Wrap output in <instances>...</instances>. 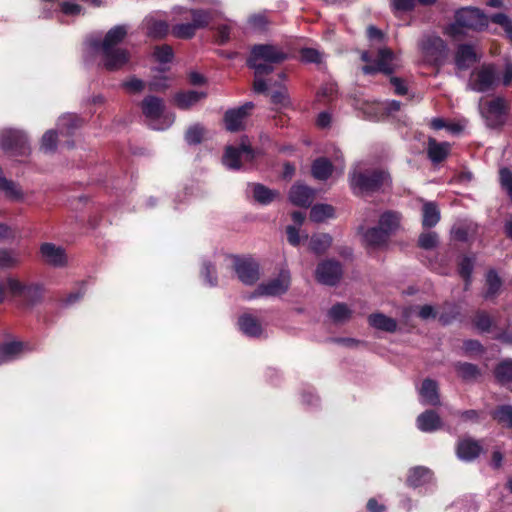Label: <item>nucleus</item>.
<instances>
[{
  "instance_id": "72a5a7b5",
  "label": "nucleus",
  "mask_w": 512,
  "mask_h": 512,
  "mask_svg": "<svg viewBox=\"0 0 512 512\" xmlns=\"http://www.w3.org/2000/svg\"><path fill=\"white\" fill-rule=\"evenodd\" d=\"M250 186L254 200L261 205L271 204L280 195L277 190L270 189L261 183H253Z\"/></svg>"
},
{
  "instance_id": "6ab92c4d",
  "label": "nucleus",
  "mask_w": 512,
  "mask_h": 512,
  "mask_svg": "<svg viewBox=\"0 0 512 512\" xmlns=\"http://www.w3.org/2000/svg\"><path fill=\"white\" fill-rule=\"evenodd\" d=\"M26 348L27 344L19 340L4 341L0 343V364L8 363L20 358Z\"/></svg>"
},
{
  "instance_id": "4d7b16f0",
  "label": "nucleus",
  "mask_w": 512,
  "mask_h": 512,
  "mask_svg": "<svg viewBox=\"0 0 512 512\" xmlns=\"http://www.w3.org/2000/svg\"><path fill=\"white\" fill-rule=\"evenodd\" d=\"M390 7L395 15L412 12L416 7V0H390Z\"/></svg>"
},
{
  "instance_id": "f704fd0d",
  "label": "nucleus",
  "mask_w": 512,
  "mask_h": 512,
  "mask_svg": "<svg viewBox=\"0 0 512 512\" xmlns=\"http://www.w3.org/2000/svg\"><path fill=\"white\" fill-rule=\"evenodd\" d=\"M333 169V164L328 158L319 157L313 161L311 173L315 179L325 181L330 178L333 173Z\"/></svg>"
},
{
  "instance_id": "0eeeda50",
  "label": "nucleus",
  "mask_w": 512,
  "mask_h": 512,
  "mask_svg": "<svg viewBox=\"0 0 512 512\" xmlns=\"http://www.w3.org/2000/svg\"><path fill=\"white\" fill-rule=\"evenodd\" d=\"M242 159L246 162H252L255 159V151L244 140H242L239 146L230 145L225 148L223 164L229 169H240Z\"/></svg>"
},
{
  "instance_id": "864d4df0",
  "label": "nucleus",
  "mask_w": 512,
  "mask_h": 512,
  "mask_svg": "<svg viewBox=\"0 0 512 512\" xmlns=\"http://www.w3.org/2000/svg\"><path fill=\"white\" fill-rule=\"evenodd\" d=\"M86 293L85 282H82L79 289L75 292H71L68 295L58 299V302L62 307H69L78 301H80Z\"/></svg>"
},
{
  "instance_id": "2f4dec72",
  "label": "nucleus",
  "mask_w": 512,
  "mask_h": 512,
  "mask_svg": "<svg viewBox=\"0 0 512 512\" xmlns=\"http://www.w3.org/2000/svg\"><path fill=\"white\" fill-rule=\"evenodd\" d=\"M417 427L423 432H433L441 428L442 421L434 410H426L417 417Z\"/></svg>"
},
{
  "instance_id": "dca6fc26",
  "label": "nucleus",
  "mask_w": 512,
  "mask_h": 512,
  "mask_svg": "<svg viewBox=\"0 0 512 512\" xmlns=\"http://www.w3.org/2000/svg\"><path fill=\"white\" fill-rule=\"evenodd\" d=\"M482 451L483 447L480 441L470 437L460 439L456 447L458 458L467 462L475 460Z\"/></svg>"
},
{
  "instance_id": "de8ad7c7",
  "label": "nucleus",
  "mask_w": 512,
  "mask_h": 512,
  "mask_svg": "<svg viewBox=\"0 0 512 512\" xmlns=\"http://www.w3.org/2000/svg\"><path fill=\"white\" fill-rule=\"evenodd\" d=\"M192 17V26L195 30L204 29L209 26L212 17L210 12L203 9H192L191 10Z\"/></svg>"
},
{
  "instance_id": "aec40b11",
  "label": "nucleus",
  "mask_w": 512,
  "mask_h": 512,
  "mask_svg": "<svg viewBox=\"0 0 512 512\" xmlns=\"http://www.w3.org/2000/svg\"><path fill=\"white\" fill-rule=\"evenodd\" d=\"M314 199V191L303 184H294L289 191V200L295 206L307 208Z\"/></svg>"
},
{
  "instance_id": "473e14b6",
  "label": "nucleus",
  "mask_w": 512,
  "mask_h": 512,
  "mask_svg": "<svg viewBox=\"0 0 512 512\" xmlns=\"http://www.w3.org/2000/svg\"><path fill=\"white\" fill-rule=\"evenodd\" d=\"M206 96L205 92L194 90L181 91L175 94L174 102L179 109L187 110L201 99L206 98Z\"/></svg>"
},
{
  "instance_id": "f8f14e48",
  "label": "nucleus",
  "mask_w": 512,
  "mask_h": 512,
  "mask_svg": "<svg viewBox=\"0 0 512 512\" xmlns=\"http://www.w3.org/2000/svg\"><path fill=\"white\" fill-rule=\"evenodd\" d=\"M422 51L434 65H442L447 56V44L439 36H429L423 41Z\"/></svg>"
},
{
  "instance_id": "3c124183",
  "label": "nucleus",
  "mask_w": 512,
  "mask_h": 512,
  "mask_svg": "<svg viewBox=\"0 0 512 512\" xmlns=\"http://www.w3.org/2000/svg\"><path fill=\"white\" fill-rule=\"evenodd\" d=\"M171 32L175 38L184 40L192 39L196 34V30L191 23L176 24L172 27Z\"/></svg>"
},
{
  "instance_id": "4468645a",
  "label": "nucleus",
  "mask_w": 512,
  "mask_h": 512,
  "mask_svg": "<svg viewBox=\"0 0 512 512\" xmlns=\"http://www.w3.org/2000/svg\"><path fill=\"white\" fill-rule=\"evenodd\" d=\"M393 52L389 48H383L378 51V56L374 64H366L362 67V72L366 75H374L381 72L385 75L394 73V68L391 65L393 60Z\"/></svg>"
},
{
  "instance_id": "a18cd8bd",
  "label": "nucleus",
  "mask_w": 512,
  "mask_h": 512,
  "mask_svg": "<svg viewBox=\"0 0 512 512\" xmlns=\"http://www.w3.org/2000/svg\"><path fill=\"white\" fill-rule=\"evenodd\" d=\"M474 270V259L469 256H463L457 265L459 276L464 280L466 285H470L472 281V273Z\"/></svg>"
},
{
  "instance_id": "603ef678",
  "label": "nucleus",
  "mask_w": 512,
  "mask_h": 512,
  "mask_svg": "<svg viewBox=\"0 0 512 512\" xmlns=\"http://www.w3.org/2000/svg\"><path fill=\"white\" fill-rule=\"evenodd\" d=\"M247 66L250 69L254 70L255 77H264L271 74L274 70L273 63L261 62V61H250V58H247L246 61Z\"/></svg>"
},
{
  "instance_id": "680f3d73",
  "label": "nucleus",
  "mask_w": 512,
  "mask_h": 512,
  "mask_svg": "<svg viewBox=\"0 0 512 512\" xmlns=\"http://www.w3.org/2000/svg\"><path fill=\"white\" fill-rule=\"evenodd\" d=\"M122 87L130 93H140L145 88V82L136 76H131L122 83Z\"/></svg>"
},
{
  "instance_id": "58836bf2",
  "label": "nucleus",
  "mask_w": 512,
  "mask_h": 512,
  "mask_svg": "<svg viewBox=\"0 0 512 512\" xmlns=\"http://www.w3.org/2000/svg\"><path fill=\"white\" fill-rule=\"evenodd\" d=\"M494 376L497 382L502 386H507L512 383V359H505L500 361L495 369Z\"/></svg>"
},
{
  "instance_id": "39448f33",
  "label": "nucleus",
  "mask_w": 512,
  "mask_h": 512,
  "mask_svg": "<svg viewBox=\"0 0 512 512\" xmlns=\"http://www.w3.org/2000/svg\"><path fill=\"white\" fill-rule=\"evenodd\" d=\"M497 80L493 64H483L479 69L474 70L468 81V88L478 93H485L493 89Z\"/></svg>"
},
{
  "instance_id": "79ce46f5",
  "label": "nucleus",
  "mask_w": 512,
  "mask_h": 512,
  "mask_svg": "<svg viewBox=\"0 0 512 512\" xmlns=\"http://www.w3.org/2000/svg\"><path fill=\"white\" fill-rule=\"evenodd\" d=\"M335 216V209L329 204H316L310 210V220L321 223L327 218Z\"/></svg>"
},
{
  "instance_id": "bb28decb",
  "label": "nucleus",
  "mask_w": 512,
  "mask_h": 512,
  "mask_svg": "<svg viewBox=\"0 0 512 512\" xmlns=\"http://www.w3.org/2000/svg\"><path fill=\"white\" fill-rule=\"evenodd\" d=\"M473 327L480 333H491L496 327L495 319L486 311L479 309L471 318Z\"/></svg>"
},
{
  "instance_id": "a19ab883",
  "label": "nucleus",
  "mask_w": 512,
  "mask_h": 512,
  "mask_svg": "<svg viewBox=\"0 0 512 512\" xmlns=\"http://www.w3.org/2000/svg\"><path fill=\"white\" fill-rule=\"evenodd\" d=\"M455 371L464 381H472L481 376V370L476 364L469 362H456L454 364Z\"/></svg>"
},
{
  "instance_id": "69168bd1",
  "label": "nucleus",
  "mask_w": 512,
  "mask_h": 512,
  "mask_svg": "<svg viewBox=\"0 0 512 512\" xmlns=\"http://www.w3.org/2000/svg\"><path fill=\"white\" fill-rule=\"evenodd\" d=\"M248 23L253 28L259 30V31H265L268 28V25L270 24V21L263 13L253 14L248 18Z\"/></svg>"
},
{
  "instance_id": "338daca9",
  "label": "nucleus",
  "mask_w": 512,
  "mask_h": 512,
  "mask_svg": "<svg viewBox=\"0 0 512 512\" xmlns=\"http://www.w3.org/2000/svg\"><path fill=\"white\" fill-rule=\"evenodd\" d=\"M464 352L466 354H483L485 352V347L483 344L476 339H468L463 342L462 346Z\"/></svg>"
},
{
  "instance_id": "ddd939ff",
  "label": "nucleus",
  "mask_w": 512,
  "mask_h": 512,
  "mask_svg": "<svg viewBox=\"0 0 512 512\" xmlns=\"http://www.w3.org/2000/svg\"><path fill=\"white\" fill-rule=\"evenodd\" d=\"M101 54L103 66L110 72L121 70L131 58L130 52L120 47L101 49Z\"/></svg>"
},
{
  "instance_id": "ea45409f",
  "label": "nucleus",
  "mask_w": 512,
  "mask_h": 512,
  "mask_svg": "<svg viewBox=\"0 0 512 512\" xmlns=\"http://www.w3.org/2000/svg\"><path fill=\"white\" fill-rule=\"evenodd\" d=\"M490 415L502 427L512 429L511 405H498L490 412Z\"/></svg>"
},
{
  "instance_id": "9d476101",
  "label": "nucleus",
  "mask_w": 512,
  "mask_h": 512,
  "mask_svg": "<svg viewBox=\"0 0 512 512\" xmlns=\"http://www.w3.org/2000/svg\"><path fill=\"white\" fill-rule=\"evenodd\" d=\"M509 105L503 97H496L488 101L482 111L490 128H500L505 124V117L509 111Z\"/></svg>"
},
{
  "instance_id": "e433bc0d",
  "label": "nucleus",
  "mask_w": 512,
  "mask_h": 512,
  "mask_svg": "<svg viewBox=\"0 0 512 512\" xmlns=\"http://www.w3.org/2000/svg\"><path fill=\"white\" fill-rule=\"evenodd\" d=\"M332 237L327 233L313 234L309 241V249L317 256L327 252L332 245Z\"/></svg>"
},
{
  "instance_id": "5701e85b",
  "label": "nucleus",
  "mask_w": 512,
  "mask_h": 512,
  "mask_svg": "<svg viewBox=\"0 0 512 512\" xmlns=\"http://www.w3.org/2000/svg\"><path fill=\"white\" fill-rule=\"evenodd\" d=\"M451 152L449 142H438L434 138H429L427 145V156L433 164H439L446 160Z\"/></svg>"
},
{
  "instance_id": "0e129e2a",
  "label": "nucleus",
  "mask_w": 512,
  "mask_h": 512,
  "mask_svg": "<svg viewBox=\"0 0 512 512\" xmlns=\"http://www.w3.org/2000/svg\"><path fill=\"white\" fill-rule=\"evenodd\" d=\"M201 275L205 278L207 283L210 286H216L217 285V275H216V269L215 266L209 262L205 261L202 265L201 269Z\"/></svg>"
},
{
  "instance_id": "052dcab7",
  "label": "nucleus",
  "mask_w": 512,
  "mask_h": 512,
  "mask_svg": "<svg viewBox=\"0 0 512 512\" xmlns=\"http://www.w3.org/2000/svg\"><path fill=\"white\" fill-rule=\"evenodd\" d=\"M57 131L48 130L44 133L41 139V149L45 152H54L57 147Z\"/></svg>"
},
{
  "instance_id": "5fc2aeb1",
  "label": "nucleus",
  "mask_w": 512,
  "mask_h": 512,
  "mask_svg": "<svg viewBox=\"0 0 512 512\" xmlns=\"http://www.w3.org/2000/svg\"><path fill=\"white\" fill-rule=\"evenodd\" d=\"M205 129L199 125L189 127L185 133V140L189 145L200 144L203 140Z\"/></svg>"
},
{
  "instance_id": "c9c22d12",
  "label": "nucleus",
  "mask_w": 512,
  "mask_h": 512,
  "mask_svg": "<svg viewBox=\"0 0 512 512\" xmlns=\"http://www.w3.org/2000/svg\"><path fill=\"white\" fill-rule=\"evenodd\" d=\"M440 210L435 202H426L422 207V227L433 228L440 221Z\"/></svg>"
},
{
  "instance_id": "c03bdc74",
  "label": "nucleus",
  "mask_w": 512,
  "mask_h": 512,
  "mask_svg": "<svg viewBox=\"0 0 512 512\" xmlns=\"http://www.w3.org/2000/svg\"><path fill=\"white\" fill-rule=\"evenodd\" d=\"M20 264V258L12 249L0 248V270L12 269Z\"/></svg>"
},
{
  "instance_id": "49530a36",
  "label": "nucleus",
  "mask_w": 512,
  "mask_h": 512,
  "mask_svg": "<svg viewBox=\"0 0 512 512\" xmlns=\"http://www.w3.org/2000/svg\"><path fill=\"white\" fill-rule=\"evenodd\" d=\"M460 316V309L457 305L446 303L439 314L438 320L442 325H450Z\"/></svg>"
},
{
  "instance_id": "2eb2a0df",
  "label": "nucleus",
  "mask_w": 512,
  "mask_h": 512,
  "mask_svg": "<svg viewBox=\"0 0 512 512\" xmlns=\"http://www.w3.org/2000/svg\"><path fill=\"white\" fill-rule=\"evenodd\" d=\"M289 277L281 274L280 277L274 278L267 283H261L258 285L256 290L250 296V298L260 297V296H279L287 292L289 289Z\"/></svg>"
},
{
  "instance_id": "774afa93",
  "label": "nucleus",
  "mask_w": 512,
  "mask_h": 512,
  "mask_svg": "<svg viewBox=\"0 0 512 512\" xmlns=\"http://www.w3.org/2000/svg\"><path fill=\"white\" fill-rule=\"evenodd\" d=\"M168 87L166 76L154 77L148 84V88L152 92H163L167 90Z\"/></svg>"
},
{
  "instance_id": "412c9836",
  "label": "nucleus",
  "mask_w": 512,
  "mask_h": 512,
  "mask_svg": "<svg viewBox=\"0 0 512 512\" xmlns=\"http://www.w3.org/2000/svg\"><path fill=\"white\" fill-rule=\"evenodd\" d=\"M476 51L471 44H460L455 53V65L459 70H467L478 61Z\"/></svg>"
},
{
  "instance_id": "09e8293b",
  "label": "nucleus",
  "mask_w": 512,
  "mask_h": 512,
  "mask_svg": "<svg viewBox=\"0 0 512 512\" xmlns=\"http://www.w3.org/2000/svg\"><path fill=\"white\" fill-rule=\"evenodd\" d=\"M153 57L161 64H167L173 61L174 51L169 44L157 45L153 50Z\"/></svg>"
},
{
  "instance_id": "1a4fd4ad",
  "label": "nucleus",
  "mask_w": 512,
  "mask_h": 512,
  "mask_svg": "<svg viewBox=\"0 0 512 512\" xmlns=\"http://www.w3.org/2000/svg\"><path fill=\"white\" fill-rule=\"evenodd\" d=\"M342 264L335 259H326L317 264L315 279L327 286H335L342 278Z\"/></svg>"
},
{
  "instance_id": "393cba45",
  "label": "nucleus",
  "mask_w": 512,
  "mask_h": 512,
  "mask_svg": "<svg viewBox=\"0 0 512 512\" xmlns=\"http://www.w3.org/2000/svg\"><path fill=\"white\" fill-rule=\"evenodd\" d=\"M433 472L424 466H416L408 471L406 485L411 488H418L432 480Z\"/></svg>"
},
{
  "instance_id": "20e7f679",
  "label": "nucleus",
  "mask_w": 512,
  "mask_h": 512,
  "mask_svg": "<svg viewBox=\"0 0 512 512\" xmlns=\"http://www.w3.org/2000/svg\"><path fill=\"white\" fill-rule=\"evenodd\" d=\"M233 269L238 279L247 286L254 285L260 278V265L250 256H233Z\"/></svg>"
},
{
  "instance_id": "f257e3e1",
  "label": "nucleus",
  "mask_w": 512,
  "mask_h": 512,
  "mask_svg": "<svg viewBox=\"0 0 512 512\" xmlns=\"http://www.w3.org/2000/svg\"><path fill=\"white\" fill-rule=\"evenodd\" d=\"M349 187L355 196L372 195L390 185V174L381 168H354L348 174Z\"/></svg>"
},
{
  "instance_id": "bf43d9fd",
  "label": "nucleus",
  "mask_w": 512,
  "mask_h": 512,
  "mask_svg": "<svg viewBox=\"0 0 512 512\" xmlns=\"http://www.w3.org/2000/svg\"><path fill=\"white\" fill-rule=\"evenodd\" d=\"M438 244V235L436 232H424L419 235L418 246L425 250H431Z\"/></svg>"
},
{
  "instance_id": "a878e982",
  "label": "nucleus",
  "mask_w": 512,
  "mask_h": 512,
  "mask_svg": "<svg viewBox=\"0 0 512 512\" xmlns=\"http://www.w3.org/2000/svg\"><path fill=\"white\" fill-rule=\"evenodd\" d=\"M40 253L43 259L53 266L60 267L66 262L64 250L52 243H43L40 247Z\"/></svg>"
},
{
  "instance_id": "cd10ccee",
  "label": "nucleus",
  "mask_w": 512,
  "mask_h": 512,
  "mask_svg": "<svg viewBox=\"0 0 512 512\" xmlns=\"http://www.w3.org/2000/svg\"><path fill=\"white\" fill-rule=\"evenodd\" d=\"M143 114L149 119H158L164 112L165 105L161 98L148 95L141 102Z\"/></svg>"
},
{
  "instance_id": "8fccbe9b",
  "label": "nucleus",
  "mask_w": 512,
  "mask_h": 512,
  "mask_svg": "<svg viewBox=\"0 0 512 512\" xmlns=\"http://www.w3.org/2000/svg\"><path fill=\"white\" fill-rule=\"evenodd\" d=\"M81 126V119L76 115L63 116L59 121L60 132L72 135Z\"/></svg>"
},
{
  "instance_id": "c85d7f7f",
  "label": "nucleus",
  "mask_w": 512,
  "mask_h": 512,
  "mask_svg": "<svg viewBox=\"0 0 512 512\" xmlns=\"http://www.w3.org/2000/svg\"><path fill=\"white\" fill-rule=\"evenodd\" d=\"M127 34H128V30H127L126 25H116V26L112 27L105 34V36L101 42L100 48L101 49L118 48L117 46L124 41Z\"/></svg>"
},
{
  "instance_id": "423d86ee",
  "label": "nucleus",
  "mask_w": 512,
  "mask_h": 512,
  "mask_svg": "<svg viewBox=\"0 0 512 512\" xmlns=\"http://www.w3.org/2000/svg\"><path fill=\"white\" fill-rule=\"evenodd\" d=\"M254 107L253 102H245L239 107L228 109L223 116L225 129L232 133L245 130V123Z\"/></svg>"
},
{
  "instance_id": "7ed1b4c3",
  "label": "nucleus",
  "mask_w": 512,
  "mask_h": 512,
  "mask_svg": "<svg viewBox=\"0 0 512 512\" xmlns=\"http://www.w3.org/2000/svg\"><path fill=\"white\" fill-rule=\"evenodd\" d=\"M0 146L15 156H26L31 151L26 134L14 129L4 130L0 133Z\"/></svg>"
},
{
  "instance_id": "7c9ffc66",
  "label": "nucleus",
  "mask_w": 512,
  "mask_h": 512,
  "mask_svg": "<svg viewBox=\"0 0 512 512\" xmlns=\"http://www.w3.org/2000/svg\"><path fill=\"white\" fill-rule=\"evenodd\" d=\"M502 285L503 281L497 271L495 269H489L485 275L486 289L483 293V298L485 300L496 298L500 294Z\"/></svg>"
},
{
  "instance_id": "4c0bfd02",
  "label": "nucleus",
  "mask_w": 512,
  "mask_h": 512,
  "mask_svg": "<svg viewBox=\"0 0 512 512\" xmlns=\"http://www.w3.org/2000/svg\"><path fill=\"white\" fill-rule=\"evenodd\" d=\"M420 394L427 404L432 406L440 404L438 384L435 380L430 378L424 379L421 385Z\"/></svg>"
},
{
  "instance_id": "f3484780",
  "label": "nucleus",
  "mask_w": 512,
  "mask_h": 512,
  "mask_svg": "<svg viewBox=\"0 0 512 512\" xmlns=\"http://www.w3.org/2000/svg\"><path fill=\"white\" fill-rule=\"evenodd\" d=\"M363 242L368 250H381L389 245L390 238L376 225L366 229Z\"/></svg>"
},
{
  "instance_id": "4be33fe9",
  "label": "nucleus",
  "mask_w": 512,
  "mask_h": 512,
  "mask_svg": "<svg viewBox=\"0 0 512 512\" xmlns=\"http://www.w3.org/2000/svg\"><path fill=\"white\" fill-rule=\"evenodd\" d=\"M146 36L153 40H162L169 33V24L165 20L146 17L143 21Z\"/></svg>"
},
{
  "instance_id": "13d9d810",
  "label": "nucleus",
  "mask_w": 512,
  "mask_h": 512,
  "mask_svg": "<svg viewBox=\"0 0 512 512\" xmlns=\"http://www.w3.org/2000/svg\"><path fill=\"white\" fill-rule=\"evenodd\" d=\"M0 190L6 193V196L12 199H20L22 197L21 191L17 188L12 180L0 176Z\"/></svg>"
},
{
  "instance_id": "f03ea898",
  "label": "nucleus",
  "mask_w": 512,
  "mask_h": 512,
  "mask_svg": "<svg viewBox=\"0 0 512 512\" xmlns=\"http://www.w3.org/2000/svg\"><path fill=\"white\" fill-rule=\"evenodd\" d=\"M9 296L16 300L20 308H33L44 298L45 287L41 283H24L17 278L7 277Z\"/></svg>"
},
{
  "instance_id": "6e6d98bb",
  "label": "nucleus",
  "mask_w": 512,
  "mask_h": 512,
  "mask_svg": "<svg viewBox=\"0 0 512 512\" xmlns=\"http://www.w3.org/2000/svg\"><path fill=\"white\" fill-rule=\"evenodd\" d=\"M300 61L303 63L320 64L322 62V53L315 48L305 47L299 51Z\"/></svg>"
},
{
  "instance_id": "c756f323",
  "label": "nucleus",
  "mask_w": 512,
  "mask_h": 512,
  "mask_svg": "<svg viewBox=\"0 0 512 512\" xmlns=\"http://www.w3.org/2000/svg\"><path fill=\"white\" fill-rule=\"evenodd\" d=\"M367 320L371 327L388 333L396 332L398 327L397 321L394 318L380 312L370 314Z\"/></svg>"
},
{
  "instance_id": "b1692460",
  "label": "nucleus",
  "mask_w": 512,
  "mask_h": 512,
  "mask_svg": "<svg viewBox=\"0 0 512 512\" xmlns=\"http://www.w3.org/2000/svg\"><path fill=\"white\" fill-rule=\"evenodd\" d=\"M239 330L246 336L258 338L263 333L260 321L251 314L245 313L238 318Z\"/></svg>"
},
{
  "instance_id": "a211bd4d",
  "label": "nucleus",
  "mask_w": 512,
  "mask_h": 512,
  "mask_svg": "<svg viewBox=\"0 0 512 512\" xmlns=\"http://www.w3.org/2000/svg\"><path fill=\"white\" fill-rule=\"evenodd\" d=\"M401 220L402 214L400 212L386 210L379 216L377 226L391 239V237L399 230Z\"/></svg>"
},
{
  "instance_id": "9b49d317",
  "label": "nucleus",
  "mask_w": 512,
  "mask_h": 512,
  "mask_svg": "<svg viewBox=\"0 0 512 512\" xmlns=\"http://www.w3.org/2000/svg\"><path fill=\"white\" fill-rule=\"evenodd\" d=\"M248 58H250V61H263L280 64L288 59V55L275 45L256 44L252 46Z\"/></svg>"
},
{
  "instance_id": "37998d69",
  "label": "nucleus",
  "mask_w": 512,
  "mask_h": 512,
  "mask_svg": "<svg viewBox=\"0 0 512 512\" xmlns=\"http://www.w3.org/2000/svg\"><path fill=\"white\" fill-rule=\"evenodd\" d=\"M328 316L335 323H343L352 316V310L345 303H336L328 311Z\"/></svg>"
},
{
  "instance_id": "e2e57ef3",
  "label": "nucleus",
  "mask_w": 512,
  "mask_h": 512,
  "mask_svg": "<svg viewBox=\"0 0 512 512\" xmlns=\"http://www.w3.org/2000/svg\"><path fill=\"white\" fill-rule=\"evenodd\" d=\"M499 179L501 186L507 191L511 201H512V171L503 167L499 170Z\"/></svg>"
},
{
  "instance_id": "6e6552de",
  "label": "nucleus",
  "mask_w": 512,
  "mask_h": 512,
  "mask_svg": "<svg viewBox=\"0 0 512 512\" xmlns=\"http://www.w3.org/2000/svg\"><path fill=\"white\" fill-rule=\"evenodd\" d=\"M457 21L466 29L482 31L488 27L489 19L479 8L463 7L455 12Z\"/></svg>"
}]
</instances>
